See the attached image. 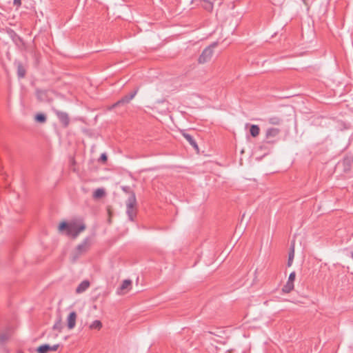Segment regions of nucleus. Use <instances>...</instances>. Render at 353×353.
Here are the masks:
<instances>
[{"label":"nucleus","mask_w":353,"mask_h":353,"mask_svg":"<svg viewBox=\"0 0 353 353\" xmlns=\"http://www.w3.org/2000/svg\"><path fill=\"white\" fill-rule=\"evenodd\" d=\"M85 229V225L81 221H63L60 223L58 227L59 232H64L66 235L73 239L77 238Z\"/></svg>","instance_id":"obj_1"},{"label":"nucleus","mask_w":353,"mask_h":353,"mask_svg":"<svg viewBox=\"0 0 353 353\" xmlns=\"http://www.w3.org/2000/svg\"><path fill=\"white\" fill-rule=\"evenodd\" d=\"M92 239L90 236L85 238L71 252L72 261L74 262L78 258L86 253L90 248Z\"/></svg>","instance_id":"obj_2"},{"label":"nucleus","mask_w":353,"mask_h":353,"mask_svg":"<svg viewBox=\"0 0 353 353\" xmlns=\"http://www.w3.org/2000/svg\"><path fill=\"white\" fill-rule=\"evenodd\" d=\"M126 213L130 221H133L137 214V199L134 192H130V196L126 201Z\"/></svg>","instance_id":"obj_3"},{"label":"nucleus","mask_w":353,"mask_h":353,"mask_svg":"<svg viewBox=\"0 0 353 353\" xmlns=\"http://www.w3.org/2000/svg\"><path fill=\"white\" fill-rule=\"evenodd\" d=\"M216 43H214L203 50L198 59L199 63H205L212 59L214 54V48L216 46Z\"/></svg>","instance_id":"obj_4"},{"label":"nucleus","mask_w":353,"mask_h":353,"mask_svg":"<svg viewBox=\"0 0 353 353\" xmlns=\"http://www.w3.org/2000/svg\"><path fill=\"white\" fill-rule=\"evenodd\" d=\"M194 3L202 7L203 9L208 12H212L214 8V4L216 3L221 6L223 0H192Z\"/></svg>","instance_id":"obj_5"},{"label":"nucleus","mask_w":353,"mask_h":353,"mask_svg":"<svg viewBox=\"0 0 353 353\" xmlns=\"http://www.w3.org/2000/svg\"><path fill=\"white\" fill-rule=\"evenodd\" d=\"M132 288V282L130 279L123 280L119 287L117 289L118 295H124L128 293Z\"/></svg>","instance_id":"obj_6"},{"label":"nucleus","mask_w":353,"mask_h":353,"mask_svg":"<svg viewBox=\"0 0 353 353\" xmlns=\"http://www.w3.org/2000/svg\"><path fill=\"white\" fill-rule=\"evenodd\" d=\"M296 277V274L292 272L290 274L288 280L286 284L283 286L282 290L285 293H289L294 289V281Z\"/></svg>","instance_id":"obj_7"},{"label":"nucleus","mask_w":353,"mask_h":353,"mask_svg":"<svg viewBox=\"0 0 353 353\" xmlns=\"http://www.w3.org/2000/svg\"><path fill=\"white\" fill-rule=\"evenodd\" d=\"M77 318V314L76 312L72 311L70 312L66 319L67 326L69 330H72L75 327Z\"/></svg>","instance_id":"obj_8"},{"label":"nucleus","mask_w":353,"mask_h":353,"mask_svg":"<svg viewBox=\"0 0 353 353\" xmlns=\"http://www.w3.org/2000/svg\"><path fill=\"white\" fill-rule=\"evenodd\" d=\"M59 347V345H50L43 344L37 347V351L38 353H47L49 351H56Z\"/></svg>","instance_id":"obj_9"},{"label":"nucleus","mask_w":353,"mask_h":353,"mask_svg":"<svg viewBox=\"0 0 353 353\" xmlns=\"http://www.w3.org/2000/svg\"><path fill=\"white\" fill-rule=\"evenodd\" d=\"M137 92H138V90L137 89L134 92L130 93V95H127V96L123 97L121 99L118 101L117 103H114L112 105V108H115V107H117V105H119L120 104H123V103H129L135 97V95L137 94Z\"/></svg>","instance_id":"obj_10"},{"label":"nucleus","mask_w":353,"mask_h":353,"mask_svg":"<svg viewBox=\"0 0 353 353\" xmlns=\"http://www.w3.org/2000/svg\"><path fill=\"white\" fill-rule=\"evenodd\" d=\"M90 283L88 280L83 281L76 288L77 294H81L88 289Z\"/></svg>","instance_id":"obj_11"},{"label":"nucleus","mask_w":353,"mask_h":353,"mask_svg":"<svg viewBox=\"0 0 353 353\" xmlns=\"http://www.w3.org/2000/svg\"><path fill=\"white\" fill-rule=\"evenodd\" d=\"M56 114L59 121L65 125L67 126L69 123L68 115L65 112L56 110Z\"/></svg>","instance_id":"obj_12"},{"label":"nucleus","mask_w":353,"mask_h":353,"mask_svg":"<svg viewBox=\"0 0 353 353\" xmlns=\"http://www.w3.org/2000/svg\"><path fill=\"white\" fill-rule=\"evenodd\" d=\"M279 132H280V130L278 128H268L266 131V137L268 139L275 137L279 134Z\"/></svg>","instance_id":"obj_13"},{"label":"nucleus","mask_w":353,"mask_h":353,"mask_svg":"<svg viewBox=\"0 0 353 353\" xmlns=\"http://www.w3.org/2000/svg\"><path fill=\"white\" fill-rule=\"evenodd\" d=\"M26 68L23 66L20 62L17 63V75L19 78H23L26 75Z\"/></svg>","instance_id":"obj_14"},{"label":"nucleus","mask_w":353,"mask_h":353,"mask_svg":"<svg viewBox=\"0 0 353 353\" xmlns=\"http://www.w3.org/2000/svg\"><path fill=\"white\" fill-rule=\"evenodd\" d=\"M250 132L253 137H256L259 134L260 128L257 125H251Z\"/></svg>","instance_id":"obj_15"},{"label":"nucleus","mask_w":353,"mask_h":353,"mask_svg":"<svg viewBox=\"0 0 353 353\" xmlns=\"http://www.w3.org/2000/svg\"><path fill=\"white\" fill-rule=\"evenodd\" d=\"M89 327L91 330H99L102 327V323L99 320H95L90 324Z\"/></svg>","instance_id":"obj_16"},{"label":"nucleus","mask_w":353,"mask_h":353,"mask_svg":"<svg viewBox=\"0 0 353 353\" xmlns=\"http://www.w3.org/2000/svg\"><path fill=\"white\" fill-rule=\"evenodd\" d=\"M105 195V191L103 188H98L93 192V198L99 199Z\"/></svg>","instance_id":"obj_17"},{"label":"nucleus","mask_w":353,"mask_h":353,"mask_svg":"<svg viewBox=\"0 0 353 353\" xmlns=\"http://www.w3.org/2000/svg\"><path fill=\"white\" fill-rule=\"evenodd\" d=\"M183 135L185 138V139L190 143V145H192L195 148H198L196 143L193 139L192 136L186 133H183Z\"/></svg>","instance_id":"obj_18"},{"label":"nucleus","mask_w":353,"mask_h":353,"mask_svg":"<svg viewBox=\"0 0 353 353\" xmlns=\"http://www.w3.org/2000/svg\"><path fill=\"white\" fill-rule=\"evenodd\" d=\"M294 257V245L293 243L290 247V252L289 256H288V265H291L292 263Z\"/></svg>","instance_id":"obj_19"},{"label":"nucleus","mask_w":353,"mask_h":353,"mask_svg":"<svg viewBox=\"0 0 353 353\" xmlns=\"http://www.w3.org/2000/svg\"><path fill=\"white\" fill-rule=\"evenodd\" d=\"M269 123L272 125H278L281 123V119L278 117H272L268 119Z\"/></svg>","instance_id":"obj_20"},{"label":"nucleus","mask_w":353,"mask_h":353,"mask_svg":"<svg viewBox=\"0 0 353 353\" xmlns=\"http://www.w3.org/2000/svg\"><path fill=\"white\" fill-rule=\"evenodd\" d=\"M35 119L38 121V122H41V123H43L46 121V117L44 114H39L36 116L35 117Z\"/></svg>","instance_id":"obj_21"},{"label":"nucleus","mask_w":353,"mask_h":353,"mask_svg":"<svg viewBox=\"0 0 353 353\" xmlns=\"http://www.w3.org/2000/svg\"><path fill=\"white\" fill-rule=\"evenodd\" d=\"M46 92L40 91L37 92V97L41 101H46Z\"/></svg>","instance_id":"obj_22"},{"label":"nucleus","mask_w":353,"mask_h":353,"mask_svg":"<svg viewBox=\"0 0 353 353\" xmlns=\"http://www.w3.org/2000/svg\"><path fill=\"white\" fill-rule=\"evenodd\" d=\"M285 0H272V2L274 5H282Z\"/></svg>","instance_id":"obj_23"},{"label":"nucleus","mask_w":353,"mask_h":353,"mask_svg":"<svg viewBox=\"0 0 353 353\" xmlns=\"http://www.w3.org/2000/svg\"><path fill=\"white\" fill-rule=\"evenodd\" d=\"M54 329H61V321H59L57 323H56L54 326Z\"/></svg>","instance_id":"obj_24"},{"label":"nucleus","mask_w":353,"mask_h":353,"mask_svg":"<svg viewBox=\"0 0 353 353\" xmlns=\"http://www.w3.org/2000/svg\"><path fill=\"white\" fill-rule=\"evenodd\" d=\"M13 3L17 7H19L21 5V0H14Z\"/></svg>","instance_id":"obj_25"},{"label":"nucleus","mask_w":353,"mask_h":353,"mask_svg":"<svg viewBox=\"0 0 353 353\" xmlns=\"http://www.w3.org/2000/svg\"><path fill=\"white\" fill-rule=\"evenodd\" d=\"M7 339H8V336H6L5 334H1V335H0V341H1V342H4L5 341H6V340H7Z\"/></svg>","instance_id":"obj_26"},{"label":"nucleus","mask_w":353,"mask_h":353,"mask_svg":"<svg viewBox=\"0 0 353 353\" xmlns=\"http://www.w3.org/2000/svg\"><path fill=\"white\" fill-rule=\"evenodd\" d=\"M101 159L103 161H105L107 160V156L105 155V154H102L101 156Z\"/></svg>","instance_id":"obj_27"},{"label":"nucleus","mask_w":353,"mask_h":353,"mask_svg":"<svg viewBox=\"0 0 353 353\" xmlns=\"http://www.w3.org/2000/svg\"><path fill=\"white\" fill-rule=\"evenodd\" d=\"M122 190L124 192H125L126 193H128L129 194H130V192H131V191H129V188H128V187H123Z\"/></svg>","instance_id":"obj_28"},{"label":"nucleus","mask_w":353,"mask_h":353,"mask_svg":"<svg viewBox=\"0 0 353 353\" xmlns=\"http://www.w3.org/2000/svg\"><path fill=\"white\" fill-rule=\"evenodd\" d=\"M164 101H164L163 99H162V100H159V101H158L157 102H158V103H163Z\"/></svg>","instance_id":"obj_29"},{"label":"nucleus","mask_w":353,"mask_h":353,"mask_svg":"<svg viewBox=\"0 0 353 353\" xmlns=\"http://www.w3.org/2000/svg\"><path fill=\"white\" fill-rule=\"evenodd\" d=\"M303 1H304V3H306V1H307V0H303Z\"/></svg>","instance_id":"obj_30"},{"label":"nucleus","mask_w":353,"mask_h":353,"mask_svg":"<svg viewBox=\"0 0 353 353\" xmlns=\"http://www.w3.org/2000/svg\"><path fill=\"white\" fill-rule=\"evenodd\" d=\"M352 257H353V253L352 254Z\"/></svg>","instance_id":"obj_31"}]
</instances>
